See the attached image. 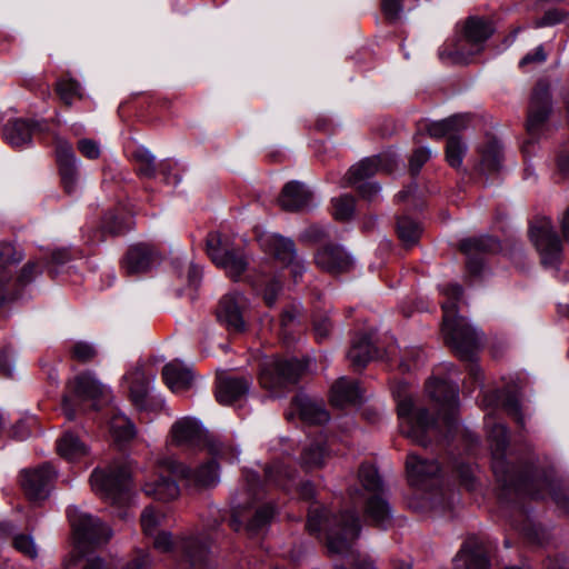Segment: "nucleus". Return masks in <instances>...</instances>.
Segmentation results:
<instances>
[{
  "mask_svg": "<svg viewBox=\"0 0 569 569\" xmlns=\"http://www.w3.org/2000/svg\"><path fill=\"white\" fill-rule=\"evenodd\" d=\"M153 537V546L160 551H169L173 547L174 542L171 535L167 531H159Z\"/></svg>",
  "mask_w": 569,
  "mask_h": 569,
  "instance_id": "58",
  "label": "nucleus"
},
{
  "mask_svg": "<svg viewBox=\"0 0 569 569\" xmlns=\"http://www.w3.org/2000/svg\"><path fill=\"white\" fill-rule=\"evenodd\" d=\"M78 150L88 159L94 160L100 157V144L92 139H81L78 141Z\"/></svg>",
  "mask_w": 569,
  "mask_h": 569,
  "instance_id": "55",
  "label": "nucleus"
},
{
  "mask_svg": "<svg viewBox=\"0 0 569 569\" xmlns=\"http://www.w3.org/2000/svg\"><path fill=\"white\" fill-rule=\"evenodd\" d=\"M266 478L269 482H273L283 489H289L288 482L291 479V473L283 463L277 462L266 469Z\"/></svg>",
  "mask_w": 569,
  "mask_h": 569,
  "instance_id": "50",
  "label": "nucleus"
},
{
  "mask_svg": "<svg viewBox=\"0 0 569 569\" xmlns=\"http://www.w3.org/2000/svg\"><path fill=\"white\" fill-rule=\"evenodd\" d=\"M143 492L156 500L169 501L179 496V487L169 477L160 475L157 479L143 485Z\"/></svg>",
  "mask_w": 569,
  "mask_h": 569,
  "instance_id": "38",
  "label": "nucleus"
},
{
  "mask_svg": "<svg viewBox=\"0 0 569 569\" xmlns=\"http://www.w3.org/2000/svg\"><path fill=\"white\" fill-rule=\"evenodd\" d=\"M302 370V365L295 359L273 360L263 366L260 383L273 397H280L283 390L296 385Z\"/></svg>",
  "mask_w": 569,
  "mask_h": 569,
  "instance_id": "12",
  "label": "nucleus"
},
{
  "mask_svg": "<svg viewBox=\"0 0 569 569\" xmlns=\"http://www.w3.org/2000/svg\"><path fill=\"white\" fill-rule=\"evenodd\" d=\"M259 244L263 251L283 264L297 256L293 241L277 233L263 232L259 236Z\"/></svg>",
  "mask_w": 569,
  "mask_h": 569,
  "instance_id": "26",
  "label": "nucleus"
},
{
  "mask_svg": "<svg viewBox=\"0 0 569 569\" xmlns=\"http://www.w3.org/2000/svg\"><path fill=\"white\" fill-rule=\"evenodd\" d=\"M248 301L240 292L224 295L217 308V318L230 332H242L246 329V311Z\"/></svg>",
  "mask_w": 569,
  "mask_h": 569,
  "instance_id": "15",
  "label": "nucleus"
},
{
  "mask_svg": "<svg viewBox=\"0 0 569 569\" xmlns=\"http://www.w3.org/2000/svg\"><path fill=\"white\" fill-rule=\"evenodd\" d=\"M74 396L80 400H98L108 393L106 386L101 385L90 373L79 375L72 383Z\"/></svg>",
  "mask_w": 569,
  "mask_h": 569,
  "instance_id": "35",
  "label": "nucleus"
},
{
  "mask_svg": "<svg viewBox=\"0 0 569 569\" xmlns=\"http://www.w3.org/2000/svg\"><path fill=\"white\" fill-rule=\"evenodd\" d=\"M359 480L369 495L365 508L366 518L376 527L387 528L392 519V510L381 496L382 482L377 469L371 465H362L359 470Z\"/></svg>",
  "mask_w": 569,
  "mask_h": 569,
  "instance_id": "8",
  "label": "nucleus"
},
{
  "mask_svg": "<svg viewBox=\"0 0 569 569\" xmlns=\"http://www.w3.org/2000/svg\"><path fill=\"white\" fill-rule=\"evenodd\" d=\"M460 249L469 259L467 262L468 270L472 274H478L482 267V261L472 256L483 252H495L500 249L499 241L490 236H481L468 238L461 241Z\"/></svg>",
  "mask_w": 569,
  "mask_h": 569,
  "instance_id": "23",
  "label": "nucleus"
},
{
  "mask_svg": "<svg viewBox=\"0 0 569 569\" xmlns=\"http://www.w3.org/2000/svg\"><path fill=\"white\" fill-rule=\"evenodd\" d=\"M166 516L162 510L152 506L146 507L141 513V526L143 532L153 536L159 532V527L163 523Z\"/></svg>",
  "mask_w": 569,
  "mask_h": 569,
  "instance_id": "43",
  "label": "nucleus"
},
{
  "mask_svg": "<svg viewBox=\"0 0 569 569\" xmlns=\"http://www.w3.org/2000/svg\"><path fill=\"white\" fill-rule=\"evenodd\" d=\"M331 328H332L331 322L327 317H322V318L315 320L313 329H315L316 338L319 341H322L323 339H326L329 336Z\"/></svg>",
  "mask_w": 569,
  "mask_h": 569,
  "instance_id": "59",
  "label": "nucleus"
},
{
  "mask_svg": "<svg viewBox=\"0 0 569 569\" xmlns=\"http://www.w3.org/2000/svg\"><path fill=\"white\" fill-rule=\"evenodd\" d=\"M181 548L184 550L187 557L190 559L192 563L199 562L203 558V550L201 549L200 553L197 555L194 552V539H188L182 542Z\"/></svg>",
  "mask_w": 569,
  "mask_h": 569,
  "instance_id": "63",
  "label": "nucleus"
},
{
  "mask_svg": "<svg viewBox=\"0 0 569 569\" xmlns=\"http://www.w3.org/2000/svg\"><path fill=\"white\" fill-rule=\"evenodd\" d=\"M502 150L497 141H490L482 150L481 168L483 171L492 172L500 168Z\"/></svg>",
  "mask_w": 569,
  "mask_h": 569,
  "instance_id": "44",
  "label": "nucleus"
},
{
  "mask_svg": "<svg viewBox=\"0 0 569 569\" xmlns=\"http://www.w3.org/2000/svg\"><path fill=\"white\" fill-rule=\"evenodd\" d=\"M377 355L378 351L372 345L371 336L368 333H362L353 338L347 357L355 368H362L370 360L376 358Z\"/></svg>",
  "mask_w": 569,
  "mask_h": 569,
  "instance_id": "34",
  "label": "nucleus"
},
{
  "mask_svg": "<svg viewBox=\"0 0 569 569\" xmlns=\"http://www.w3.org/2000/svg\"><path fill=\"white\" fill-rule=\"evenodd\" d=\"M315 262L321 270L338 274L348 272L353 267V258L341 246H326L315 256Z\"/></svg>",
  "mask_w": 569,
  "mask_h": 569,
  "instance_id": "19",
  "label": "nucleus"
},
{
  "mask_svg": "<svg viewBox=\"0 0 569 569\" xmlns=\"http://www.w3.org/2000/svg\"><path fill=\"white\" fill-rule=\"evenodd\" d=\"M293 407L299 417L310 425H322L329 421V413L322 400L310 398L307 395H297L293 399Z\"/></svg>",
  "mask_w": 569,
  "mask_h": 569,
  "instance_id": "28",
  "label": "nucleus"
},
{
  "mask_svg": "<svg viewBox=\"0 0 569 569\" xmlns=\"http://www.w3.org/2000/svg\"><path fill=\"white\" fill-rule=\"evenodd\" d=\"M402 10L399 0H382V11L389 20H396Z\"/></svg>",
  "mask_w": 569,
  "mask_h": 569,
  "instance_id": "60",
  "label": "nucleus"
},
{
  "mask_svg": "<svg viewBox=\"0 0 569 569\" xmlns=\"http://www.w3.org/2000/svg\"><path fill=\"white\" fill-rule=\"evenodd\" d=\"M485 545L478 538H470L453 560V569H489Z\"/></svg>",
  "mask_w": 569,
  "mask_h": 569,
  "instance_id": "20",
  "label": "nucleus"
},
{
  "mask_svg": "<svg viewBox=\"0 0 569 569\" xmlns=\"http://www.w3.org/2000/svg\"><path fill=\"white\" fill-rule=\"evenodd\" d=\"M259 244L263 251L283 264L297 256L293 241L277 233L263 232L259 236Z\"/></svg>",
  "mask_w": 569,
  "mask_h": 569,
  "instance_id": "27",
  "label": "nucleus"
},
{
  "mask_svg": "<svg viewBox=\"0 0 569 569\" xmlns=\"http://www.w3.org/2000/svg\"><path fill=\"white\" fill-rule=\"evenodd\" d=\"M392 392L397 400L400 431L412 442L426 447L432 439L446 438L455 429L459 409L457 385L438 379H430L426 385L427 395L441 415V421L447 429L445 433L441 431L440 421L429 418L427 409L416 405L413 398L407 392L406 383H399Z\"/></svg>",
  "mask_w": 569,
  "mask_h": 569,
  "instance_id": "1",
  "label": "nucleus"
},
{
  "mask_svg": "<svg viewBox=\"0 0 569 569\" xmlns=\"http://www.w3.org/2000/svg\"><path fill=\"white\" fill-rule=\"evenodd\" d=\"M207 253L212 262L223 269L229 277L238 279L247 269L244 254L233 248L220 233H210L207 239Z\"/></svg>",
  "mask_w": 569,
  "mask_h": 569,
  "instance_id": "11",
  "label": "nucleus"
},
{
  "mask_svg": "<svg viewBox=\"0 0 569 569\" xmlns=\"http://www.w3.org/2000/svg\"><path fill=\"white\" fill-rule=\"evenodd\" d=\"M131 473L127 467L94 470L90 477L92 490L113 503H121L130 488Z\"/></svg>",
  "mask_w": 569,
  "mask_h": 569,
  "instance_id": "13",
  "label": "nucleus"
},
{
  "mask_svg": "<svg viewBox=\"0 0 569 569\" xmlns=\"http://www.w3.org/2000/svg\"><path fill=\"white\" fill-rule=\"evenodd\" d=\"M547 53L542 46H538L532 52H528L519 62L520 67L523 68L529 64H539L545 62Z\"/></svg>",
  "mask_w": 569,
  "mask_h": 569,
  "instance_id": "57",
  "label": "nucleus"
},
{
  "mask_svg": "<svg viewBox=\"0 0 569 569\" xmlns=\"http://www.w3.org/2000/svg\"><path fill=\"white\" fill-rule=\"evenodd\" d=\"M68 518L73 530L78 560H83L81 569H111L101 557L88 555L87 549L106 543L112 536L109 527L89 513L82 512L77 507L68 509ZM150 566L149 555L140 552L123 569H147Z\"/></svg>",
  "mask_w": 569,
  "mask_h": 569,
  "instance_id": "3",
  "label": "nucleus"
},
{
  "mask_svg": "<svg viewBox=\"0 0 569 569\" xmlns=\"http://www.w3.org/2000/svg\"><path fill=\"white\" fill-rule=\"evenodd\" d=\"M36 124L24 119L9 120L3 128L4 140L14 148H22L31 143Z\"/></svg>",
  "mask_w": 569,
  "mask_h": 569,
  "instance_id": "33",
  "label": "nucleus"
},
{
  "mask_svg": "<svg viewBox=\"0 0 569 569\" xmlns=\"http://www.w3.org/2000/svg\"><path fill=\"white\" fill-rule=\"evenodd\" d=\"M38 272V264L34 262L27 263L20 274H19V282L27 283L32 280L33 276Z\"/></svg>",
  "mask_w": 569,
  "mask_h": 569,
  "instance_id": "64",
  "label": "nucleus"
},
{
  "mask_svg": "<svg viewBox=\"0 0 569 569\" xmlns=\"http://www.w3.org/2000/svg\"><path fill=\"white\" fill-rule=\"evenodd\" d=\"M21 260V251H19L12 243H0V305L4 300V286L12 278L16 266Z\"/></svg>",
  "mask_w": 569,
  "mask_h": 569,
  "instance_id": "32",
  "label": "nucleus"
},
{
  "mask_svg": "<svg viewBox=\"0 0 569 569\" xmlns=\"http://www.w3.org/2000/svg\"><path fill=\"white\" fill-rule=\"evenodd\" d=\"M431 150L428 148H418L410 158V169L412 173H417L421 167L430 159Z\"/></svg>",
  "mask_w": 569,
  "mask_h": 569,
  "instance_id": "56",
  "label": "nucleus"
},
{
  "mask_svg": "<svg viewBox=\"0 0 569 569\" xmlns=\"http://www.w3.org/2000/svg\"><path fill=\"white\" fill-rule=\"evenodd\" d=\"M110 432L117 441L121 442L132 439L136 430L132 422L124 415L118 413L110 420Z\"/></svg>",
  "mask_w": 569,
  "mask_h": 569,
  "instance_id": "42",
  "label": "nucleus"
},
{
  "mask_svg": "<svg viewBox=\"0 0 569 569\" xmlns=\"http://www.w3.org/2000/svg\"><path fill=\"white\" fill-rule=\"evenodd\" d=\"M492 33L491 22L479 17H470L466 20L461 33L439 49V58L443 62L467 63L483 50L485 42Z\"/></svg>",
  "mask_w": 569,
  "mask_h": 569,
  "instance_id": "6",
  "label": "nucleus"
},
{
  "mask_svg": "<svg viewBox=\"0 0 569 569\" xmlns=\"http://www.w3.org/2000/svg\"><path fill=\"white\" fill-rule=\"evenodd\" d=\"M56 159L62 186L67 193L77 191L79 182L78 160L69 141L61 137L54 138Z\"/></svg>",
  "mask_w": 569,
  "mask_h": 569,
  "instance_id": "16",
  "label": "nucleus"
},
{
  "mask_svg": "<svg viewBox=\"0 0 569 569\" xmlns=\"http://www.w3.org/2000/svg\"><path fill=\"white\" fill-rule=\"evenodd\" d=\"M440 290L447 297V300L442 302V331L446 341L459 358L471 361L469 373L475 381H480L481 369L477 363H473L480 336L476 328L457 315V302L462 295V288L457 283H449L442 286Z\"/></svg>",
  "mask_w": 569,
  "mask_h": 569,
  "instance_id": "4",
  "label": "nucleus"
},
{
  "mask_svg": "<svg viewBox=\"0 0 569 569\" xmlns=\"http://www.w3.org/2000/svg\"><path fill=\"white\" fill-rule=\"evenodd\" d=\"M171 440L178 447L197 449L208 447L211 455L230 462L238 460L240 451L219 439H208L202 426L192 418H182L171 427Z\"/></svg>",
  "mask_w": 569,
  "mask_h": 569,
  "instance_id": "7",
  "label": "nucleus"
},
{
  "mask_svg": "<svg viewBox=\"0 0 569 569\" xmlns=\"http://www.w3.org/2000/svg\"><path fill=\"white\" fill-rule=\"evenodd\" d=\"M156 262V251L146 243L130 247L123 260L122 268L128 274L147 272Z\"/></svg>",
  "mask_w": 569,
  "mask_h": 569,
  "instance_id": "24",
  "label": "nucleus"
},
{
  "mask_svg": "<svg viewBox=\"0 0 569 569\" xmlns=\"http://www.w3.org/2000/svg\"><path fill=\"white\" fill-rule=\"evenodd\" d=\"M57 91L66 104H71L76 97H81L80 84L73 79H62L57 83Z\"/></svg>",
  "mask_w": 569,
  "mask_h": 569,
  "instance_id": "51",
  "label": "nucleus"
},
{
  "mask_svg": "<svg viewBox=\"0 0 569 569\" xmlns=\"http://www.w3.org/2000/svg\"><path fill=\"white\" fill-rule=\"evenodd\" d=\"M397 231L401 241L407 246L415 244L421 233L419 224L408 217H401L398 219Z\"/></svg>",
  "mask_w": 569,
  "mask_h": 569,
  "instance_id": "45",
  "label": "nucleus"
},
{
  "mask_svg": "<svg viewBox=\"0 0 569 569\" xmlns=\"http://www.w3.org/2000/svg\"><path fill=\"white\" fill-rule=\"evenodd\" d=\"M274 515V509L270 505L259 507L251 519L246 523L247 530L254 533L261 530L270 522Z\"/></svg>",
  "mask_w": 569,
  "mask_h": 569,
  "instance_id": "48",
  "label": "nucleus"
},
{
  "mask_svg": "<svg viewBox=\"0 0 569 569\" xmlns=\"http://www.w3.org/2000/svg\"><path fill=\"white\" fill-rule=\"evenodd\" d=\"M488 428L489 439L491 441L493 456V471L501 478L506 486L513 487L517 491L525 492L535 499H543L550 495L552 499L562 505V497L556 490V482L547 471L531 470L513 478L505 466L503 455L508 445V435L506 427L497 422L489 413L485 418Z\"/></svg>",
  "mask_w": 569,
  "mask_h": 569,
  "instance_id": "2",
  "label": "nucleus"
},
{
  "mask_svg": "<svg viewBox=\"0 0 569 569\" xmlns=\"http://www.w3.org/2000/svg\"><path fill=\"white\" fill-rule=\"evenodd\" d=\"M333 217L337 220H349L355 211V199L351 196L345 194L332 200Z\"/></svg>",
  "mask_w": 569,
  "mask_h": 569,
  "instance_id": "49",
  "label": "nucleus"
},
{
  "mask_svg": "<svg viewBox=\"0 0 569 569\" xmlns=\"http://www.w3.org/2000/svg\"><path fill=\"white\" fill-rule=\"evenodd\" d=\"M466 151L467 146L461 141L459 137L455 134L448 138L446 148V159L451 167L458 168L461 166Z\"/></svg>",
  "mask_w": 569,
  "mask_h": 569,
  "instance_id": "46",
  "label": "nucleus"
},
{
  "mask_svg": "<svg viewBox=\"0 0 569 569\" xmlns=\"http://www.w3.org/2000/svg\"><path fill=\"white\" fill-rule=\"evenodd\" d=\"M468 121L469 119L467 114H453L443 120L426 124V129L430 137L440 139L446 136H455L467 127Z\"/></svg>",
  "mask_w": 569,
  "mask_h": 569,
  "instance_id": "37",
  "label": "nucleus"
},
{
  "mask_svg": "<svg viewBox=\"0 0 569 569\" xmlns=\"http://www.w3.org/2000/svg\"><path fill=\"white\" fill-rule=\"evenodd\" d=\"M133 158L139 163L138 171L141 176L152 178L156 174V157L144 147H139L133 152Z\"/></svg>",
  "mask_w": 569,
  "mask_h": 569,
  "instance_id": "47",
  "label": "nucleus"
},
{
  "mask_svg": "<svg viewBox=\"0 0 569 569\" xmlns=\"http://www.w3.org/2000/svg\"><path fill=\"white\" fill-rule=\"evenodd\" d=\"M397 164V158L393 153H381L366 158L353 164L345 177V186L357 187L361 196L372 198L380 191L376 183L365 182V180L375 176L377 172H390Z\"/></svg>",
  "mask_w": 569,
  "mask_h": 569,
  "instance_id": "9",
  "label": "nucleus"
},
{
  "mask_svg": "<svg viewBox=\"0 0 569 569\" xmlns=\"http://www.w3.org/2000/svg\"><path fill=\"white\" fill-rule=\"evenodd\" d=\"M362 398L361 389L356 380L341 377L331 387L330 400L336 407L357 406Z\"/></svg>",
  "mask_w": 569,
  "mask_h": 569,
  "instance_id": "29",
  "label": "nucleus"
},
{
  "mask_svg": "<svg viewBox=\"0 0 569 569\" xmlns=\"http://www.w3.org/2000/svg\"><path fill=\"white\" fill-rule=\"evenodd\" d=\"M482 406L485 408H502L519 423H522V418L519 410V401L516 395L500 391L485 395L482 399Z\"/></svg>",
  "mask_w": 569,
  "mask_h": 569,
  "instance_id": "39",
  "label": "nucleus"
},
{
  "mask_svg": "<svg viewBox=\"0 0 569 569\" xmlns=\"http://www.w3.org/2000/svg\"><path fill=\"white\" fill-rule=\"evenodd\" d=\"M551 112V98L549 88L545 83H538L535 88L528 109L527 130L530 134L540 131Z\"/></svg>",
  "mask_w": 569,
  "mask_h": 569,
  "instance_id": "18",
  "label": "nucleus"
},
{
  "mask_svg": "<svg viewBox=\"0 0 569 569\" xmlns=\"http://www.w3.org/2000/svg\"><path fill=\"white\" fill-rule=\"evenodd\" d=\"M530 238L541 256L545 266L553 267L560 262L562 246L551 221L540 219L530 229Z\"/></svg>",
  "mask_w": 569,
  "mask_h": 569,
  "instance_id": "14",
  "label": "nucleus"
},
{
  "mask_svg": "<svg viewBox=\"0 0 569 569\" xmlns=\"http://www.w3.org/2000/svg\"><path fill=\"white\" fill-rule=\"evenodd\" d=\"M311 199L312 194L303 183L291 181L283 187L279 204L287 211H297L309 207Z\"/></svg>",
  "mask_w": 569,
  "mask_h": 569,
  "instance_id": "31",
  "label": "nucleus"
},
{
  "mask_svg": "<svg viewBox=\"0 0 569 569\" xmlns=\"http://www.w3.org/2000/svg\"><path fill=\"white\" fill-rule=\"evenodd\" d=\"M249 389L248 378L221 373L217 381L216 398L221 405H231L246 396Z\"/></svg>",
  "mask_w": 569,
  "mask_h": 569,
  "instance_id": "21",
  "label": "nucleus"
},
{
  "mask_svg": "<svg viewBox=\"0 0 569 569\" xmlns=\"http://www.w3.org/2000/svg\"><path fill=\"white\" fill-rule=\"evenodd\" d=\"M162 377L168 388L173 392L188 390L194 378L191 367L180 361L167 363L162 369Z\"/></svg>",
  "mask_w": 569,
  "mask_h": 569,
  "instance_id": "30",
  "label": "nucleus"
},
{
  "mask_svg": "<svg viewBox=\"0 0 569 569\" xmlns=\"http://www.w3.org/2000/svg\"><path fill=\"white\" fill-rule=\"evenodd\" d=\"M12 370H13L12 351L9 348H4L0 352V372L7 377H11Z\"/></svg>",
  "mask_w": 569,
  "mask_h": 569,
  "instance_id": "61",
  "label": "nucleus"
},
{
  "mask_svg": "<svg viewBox=\"0 0 569 569\" xmlns=\"http://www.w3.org/2000/svg\"><path fill=\"white\" fill-rule=\"evenodd\" d=\"M284 264L290 269V273L295 282H298L300 280V278L302 277L307 269L305 262L298 259L297 256L292 260L290 259V261L286 262Z\"/></svg>",
  "mask_w": 569,
  "mask_h": 569,
  "instance_id": "62",
  "label": "nucleus"
},
{
  "mask_svg": "<svg viewBox=\"0 0 569 569\" xmlns=\"http://www.w3.org/2000/svg\"><path fill=\"white\" fill-rule=\"evenodd\" d=\"M329 456L330 451L327 449L325 441L319 440L303 448L300 461L303 468L313 470L323 467Z\"/></svg>",
  "mask_w": 569,
  "mask_h": 569,
  "instance_id": "41",
  "label": "nucleus"
},
{
  "mask_svg": "<svg viewBox=\"0 0 569 569\" xmlns=\"http://www.w3.org/2000/svg\"><path fill=\"white\" fill-rule=\"evenodd\" d=\"M130 382V396L138 409H146V400L150 389V380L140 369H134L127 377Z\"/></svg>",
  "mask_w": 569,
  "mask_h": 569,
  "instance_id": "40",
  "label": "nucleus"
},
{
  "mask_svg": "<svg viewBox=\"0 0 569 569\" xmlns=\"http://www.w3.org/2000/svg\"><path fill=\"white\" fill-rule=\"evenodd\" d=\"M72 356L79 361L87 362L97 356V349L89 342L78 341L72 347Z\"/></svg>",
  "mask_w": 569,
  "mask_h": 569,
  "instance_id": "54",
  "label": "nucleus"
},
{
  "mask_svg": "<svg viewBox=\"0 0 569 569\" xmlns=\"http://www.w3.org/2000/svg\"><path fill=\"white\" fill-rule=\"evenodd\" d=\"M307 528L310 532L326 531L329 552L343 555L351 548L360 533V522L356 511L330 515L327 509L313 508L309 511Z\"/></svg>",
  "mask_w": 569,
  "mask_h": 569,
  "instance_id": "5",
  "label": "nucleus"
},
{
  "mask_svg": "<svg viewBox=\"0 0 569 569\" xmlns=\"http://www.w3.org/2000/svg\"><path fill=\"white\" fill-rule=\"evenodd\" d=\"M263 491L260 487L259 477L256 472L246 473V488L240 491L234 499V510L232 516V526L238 530L244 521L243 510L248 508L253 500L261 499Z\"/></svg>",
  "mask_w": 569,
  "mask_h": 569,
  "instance_id": "22",
  "label": "nucleus"
},
{
  "mask_svg": "<svg viewBox=\"0 0 569 569\" xmlns=\"http://www.w3.org/2000/svg\"><path fill=\"white\" fill-rule=\"evenodd\" d=\"M54 476L56 471L49 463L24 469L21 472V486L27 497L32 501L46 499Z\"/></svg>",
  "mask_w": 569,
  "mask_h": 569,
  "instance_id": "17",
  "label": "nucleus"
},
{
  "mask_svg": "<svg viewBox=\"0 0 569 569\" xmlns=\"http://www.w3.org/2000/svg\"><path fill=\"white\" fill-rule=\"evenodd\" d=\"M161 471H168L170 475L183 480L190 488H211L219 483V465L216 461H208L192 470L172 458H163L158 461Z\"/></svg>",
  "mask_w": 569,
  "mask_h": 569,
  "instance_id": "10",
  "label": "nucleus"
},
{
  "mask_svg": "<svg viewBox=\"0 0 569 569\" xmlns=\"http://www.w3.org/2000/svg\"><path fill=\"white\" fill-rule=\"evenodd\" d=\"M262 297L267 306L271 307L276 303L279 292L282 289L281 281L276 278H269L261 283Z\"/></svg>",
  "mask_w": 569,
  "mask_h": 569,
  "instance_id": "53",
  "label": "nucleus"
},
{
  "mask_svg": "<svg viewBox=\"0 0 569 569\" xmlns=\"http://www.w3.org/2000/svg\"><path fill=\"white\" fill-rule=\"evenodd\" d=\"M13 547L23 556L34 559L38 556V547L30 535L19 533L13 538Z\"/></svg>",
  "mask_w": 569,
  "mask_h": 569,
  "instance_id": "52",
  "label": "nucleus"
},
{
  "mask_svg": "<svg viewBox=\"0 0 569 569\" xmlns=\"http://www.w3.org/2000/svg\"><path fill=\"white\" fill-rule=\"evenodd\" d=\"M406 470L410 485L422 487L439 473L440 468L435 459H423L416 453H409L406 460Z\"/></svg>",
  "mask_w": 569,
  "mask_h": 569,
  "instance_id": "25",
  "label": "nucleus"
},
{
  "mask_svg": "<svg viewBox=\"0 0 569 569\" xmlns=\"http://www.w3.org/2000/svg\"><path fill=\"white\" fill-rule=\"evenodd\" d=\"M57 450L62 458L69 461L79 460L89 453L88 445L71 431L64 432L57 440Z\"/></svg>",
  "mask_w": 569,
  "mask_h": 569,
  "instance_id": "36",
  "label": "nucleus"
}]
</instances>
